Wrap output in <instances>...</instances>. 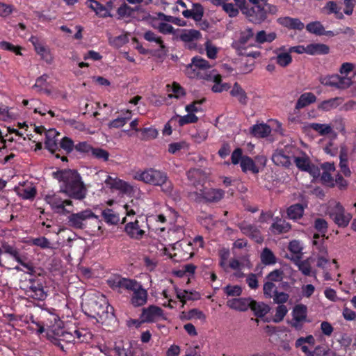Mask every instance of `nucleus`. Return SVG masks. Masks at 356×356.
I'll list each match as a JSON object with an SVG mask.
<instances>
[{
  "mask_svg": "<svg viewBox=\"0 0 356 356\" xmlns=\"http://www.w3.org/2000/svg\"><path fill=\"white\" fill-rule=\"evenodd\" d=\"M330 47L322 43H312L307 44V54L309 55H325L329 54Z\"/></svg>",
  "mask_w": 356,
  "mask_h": 356,
  "instance_id": "obj_34",
  "label": "nucleus"
},
{
  "mask_svg": "<svg viewBox=\"0 0 356 356\" xmlns=\"http://www.w3.org/2000/svg\"><path fill=\"white\" fill-rule=\"evenodd\" d=\"M261 261L264 265H273L276 263V257L271 250L265 248L261 253Z\"/></svg>",
  "mask_w": 356,
  "mask_h": 356,
  "instance_id": "obj_49",
  "label": "nucleus"
},
{
  "mask_svg": "<svg viewBox=\"0 0 356 356\" xmlns=\"http://www.w3.org/2000/svg\"><path fill=\"white\" fill-rule=\"evenodd\" d=\"M342 102L341 97L331 98L321 102L318 108L323 111H329L337 108Z\"/></svg>",
  "mask_w": 356,
  "mask_h": 356,
  "instance_id": "obj_38",
  "label": "nucleus"
},
{
  "mask_svg": "<svg viewBox=\"0 0 356 356\" xmlns=\"http://www.w3.org/2000/svg\"><path fill=\"white\" fill-rule=\"evenodd\" d=\"M309 128L318 133L321 136L330 134L332 131V127L326 124L311 123Z\"/></svg>",
  "mask_w": 356,
  "mask_h": 356,
  "instance_id": "obj_51",
  "label": "nucleus"
},
{
  "mask_svg": "<svg viewBox=\"0 0 356 356\" xmlns=\"http://www.w3.org/2000/svg\"><path fill=\"white\" fill-rule=\"evenodd\" d=\"M242 12L248 20L255 24H259L267 18V11L261 4L242 8Z\"/></svg>",
  "mask_w": 356,
  "mask_h": 356,
  "instance_id": "obj_9",
  "label": "nucleus"
},
{
  "mask_svg": "<svg viewBox=\"0 0 356 356\" xmlns=\"http://www.w3.org/2000/svg\"><path fill=\"white\" fill-rule=\"evenodd\" d=\"M204 79L207 81H211L214 83L211 90L213 92H222L227 91L230 89L231 86L227 83H222V76L218 74L214 70L209 71V73L205 74Z\"/></svg>",
  "mask_w": 356,
  "mask_h": 356,
  "instance_id": "obj_15",
  "label": "nucleus"
},
{
  "mask_svg": "<svg viewBox=\"0 0 356 356\" xmlns=\"http://www.w3.org/2000/svg\"><path fill=\"white\" fill-rule=\"evenodd\" d=\"M230 95L232 97H236L241 104H247L248 99L247 94L237 82L234 83L230 91Z\"/></svg>",
  "mask_w": 356,
  "mask_h": 356,
  "instance_id": "obj_35",
  "label": "nucleus"
},
{
  "mask_svg": "<svg viewBox=\"0 0 356 356\" xmlns=\"http://www.w3.org/2000/svg\"><path fill=\"white\" fill-rule=\"evenodd\" d=\"M321 83L332 88L339 90H345L348 88L352 84V79L350 77L341 76L339 74H331L322 77L320 80Z\"/></svg>",
  "mask_w": 356,
  "mask_h": 356,
  "instance_id": "obj_7",
  "label": "nucleus"
},
{
  "mask_svg": "<svg viewBox=\"0 0 356 356\" xmlns=\"http://www.w3.org/2000/svg\"><path fill=\"white\" fill-rule=\"evenodd\" d=\"M284 272L281 269H275L270 272L266 276V281L274 282H279L283 280Z\"/></svg>",
  "mask_w": 356,
  "mask_h": 356,
  "instance_id": "obj_64",
  "label": "nucleus"
},
{
  "mask_svg": "<svg viewBox=\"0 0 356 356\" xmlns=\"http://www.w3.org/2000/svg\"><path fill=\"white\" fill-rule=\"evenodd\" d=\"M238 227L243 234L248 236L256 243H261L263 242L264 238L261 232L255 225L242 222L238 225Z\"/></svg>",
  "mask_w": 356,
  "mask_h": 356,
  "instance_id": "obj_17",
  "label": "nucleus"
},
{
  "mask_svg": "<svg viewBox=\"0 0 356 356\" xmlns=\"http://www.w3.org/2000/svg\"><path fill=\"white\" fill-rule=\"evenodd\" d=\"M204 8L200 3H193L191 9L182 11V15L187 19H193L195 22H201L204 15Z\"/></svg>",
  "mask_w": 356,
  "mask_h": 356,
  "instance_id": "obj_20",
  "label": "nucleus"
},
{
  "mask_svg": "<svg viewBox=\"0 0 356 356\" xmlns=\"http://www.w3.org/2000/svg\"><path fill=\"white\" fill-rule=\"evenodd\" d=\"M74 334V340L77 339L78 342L83 343L91 339V334L86 329H76L72 330Z\"/></svg>",
  "mask_w": 356,
  "mask_h": 356,
  "instance_id": "obj_54",
  "label": "nucleus"
},
{
  "mask_svg": "<svg viewBox=\"0 0 356 356\" xmlns=\"http://www.w3.org/2000/svg\"><path fill=\"white\" fill-rule=\"evenodd\" d=\"M104 220L108 225H117L120 221L118 214L111 209H106L102 213Z\"/></svg>",
  "mask_w": 356,
  "mask_h": 356,
  "instance_id": "obj_46",
  "label": "nucleus"
},
{
  "mask_svg": "<svg viewBox=\"0 0 356 356\" xmlns=\"http://www.w3.org/2000/svg\"><path fill=\"white\" fill-rule=\"evenodd\" d=\"M163 314V309L156 305H149L142 309L140 318L141 323H153L158 321Z\"/></svg>",
  "mask_w": 356,
  "mask_h": 356,
  "instance_id": "obj_14",
  "label": "nucleus"
},
{
  "mask_svg": "<svg viewBox=\"0 0 356 356\" xmlns=\"http://www.w3.org/2000/svg\"><path fill=\"white\" fill-rule=\"evenodd\" d=\"M240 165L243 172L251 171L254 174H257L259 171L253 159L248 156H243Z\"/></svg>",
  "mask_w": 356,
  "mask_h": 356,
  "instance_id": "obj_39",
  "label": "nucleus"
},
{
  "mask_svg": "<svg viewBox=\"0 0 356 356\" xmlns=\"http://www.w3.org/2000/svg\"><path fill=\"white\" fill-rule=\"evenodd\" d=\"M124 232L131 239L137 241L141 240L145 235V231L143 229V226L140 225L139 220L137 219L126 223Z\"/></svg>",
  "mask_w": 356,
  "mask_h": 356,
  "instance_id": "obj_16",
  "label": "nucleus"
},
{
  "mask_svg": "<svg viewBox=\"0 0 356 356\" xmlns=\"http://www.w3.org/2000/svg\"><path fill=\"white\" fill-rule=\"evenodd\" d=\"M339 158H340L339 166H340L341 172L344 175V176L350 177L351 175V172L348 165L347 154L346 152H343V151H341Z\"/></svg>",
  "mask_w": 356,
  "mask_h": 356,
  "instance_id": "obj_56",
  "label": "nucleus"
},
{
  "mask_svg": "<svg viewBox=\"0 0 356 356\" xmlns=\"http://www.w3.org/2000/svg\"><path fill=\"white\" fill-rule=\"evenodd\" d=\"M306 30L311 33L315 34L316 35H323L324 33V26L323 24L318 22H312L307 24Z\"/></svg>",
  "mask_w": 356,
  "mask_h": 356,
  "instance_id": "obj_50",
  "label": "nucleus"
},
{
  "mask_svg": "<svg viewBox=\"0 0 356 356\" xmlns=\"http://www.w3.org/2000/svg\"><path fill=\"white\" fill-rule=\"evenodd\" d=\"M271 159L273 163L278 166L289 168L291 164L290 156L286 154L282 149H276L273 154Z\"/></svg>",
  "mask_w": 356,
  "mask_h": 356,
  "instance_id": "obj_25",
  "label": "nucleus"
},
{
  "mask_svg": "<svg viewBox=\"0 0 356 356\" xmlns=\"http://www.w3.org/2000/svg\"><path fill=\"white\" fill-rule=\"evenodd\" d=\"M134 178L145 184L160 186L162 191L167 194H170L172 191V184L164 172L149 168L143 172H136Z\"/></svg>",
  "mask_w": 356,
  "mask_h": 356,
  "instance_id": "obj_3",
  "label": "nucleus"
},
{
  "mask_svg": "<svg viewBox=\"0 0 356 356\" xmlns=\"http://www.w3.org/2000/svg\"><path fill=\"white\" fill-rule=\"evenodd\" d=\"M89 7L93 10L99 17L106 18L113 17L111 13L107 10L106 6L96 0L94 1L92 3H90Z\"/></svg>",
  "mask_w": 356,
  "mask_h": 356,
  "instance_id": "obj_44",
  "label": "nucleus"
},
{
  "mask_svg": "<svg viewBox=\"0 0 356 356\" xmlns=\"http://www.w3.org/2000/svg\"><path fill=\"white\" fill-rule=\"evenodd\" d=\"M179 38L185 43H188V47L191 49L196 47V44L194 42L200 39L202 34L195 29H184L180 33Z\"/></svg>",
  "mask_w": 356,
  "mask_h": 356,
  "instance_id": "obj_18",
  "label": "nucleus"
},
{
  "mask_svg": "<svg viewBox=\"0 0 356 356\" xmlns=\"http://www.w3.org/2000/svg\"><path fill=\"white\" fill-rule=\"evenodd\" d=\"M327 15L335 14L337 19H342L343 15L341 12V8L339 7L335 1H329L323 8Z\"/></svg>",
  "mask_w": 356,
  "mask_h": 356,
  "instance_id": "obj_47",
  "label": "nucleus"
},
{
  "mask_svg": "<svg viewBox=\"0 0 356 356\" xmlns=\"http://www.w3.org/2000/svg\"><path fill=\"white\" fill-rule=\"evenodd\" d=\"M294 162L298 169L302 171L315 174L318 170L312 164L309 159L305 157H295Z\"/></svg>",
  "mask_w": 356,
  "mask_h": 356,
  "instance_id": "obj_31",
  "label": "nucleus"
},
{
  "mask_svg": "<svg viewBox=\"0 0 356 356\" xmlns=\"http://www.w3.org/2000/svg\"><path fill=\"white\" fill-rule=\"evenodd\" d=\"M288 249L291 253L296 255L298 259L301 258L302 248L299 241H291L289 244Z\"/></svg>",
  "mask_w": 356,
  "mask_h": 356,
  "instance_id": "obj_62",
  "label": "nucleus"
},
{
  "mask_svg": "<svg viewBox=\"0 0 356 356\" xmlns=\"http://www.w3.org/2000/svg\"><path fill=\"white\" fill-rule=\"evenodd\" d=\"M0 250L1 255L2 254H8L26 270H32V263L26 262V257L24 255H22L19 252V249L15 245H10L7 242L3 241L1 242Z\"/></svg>",
  "mask_w": 356,
  "mask_h": 356,
  "instance_id": "obj_5",
  "label": "nucleus"
},
{
  "mask_svg": "<svg viewBox=\"0 0 356 356\" xmlns=\"http://www.w3.org/2000/svg\"><path fill=\"white\" fill-rule=\"evenodd\" d=\"M140 133L141 139L143 140L154 139L158 136L157 130L152 127L142 128L140 129Z\"/></svg>",
  "mask_w": 356,
  "mask_h": 356,
  "instance_id": "obj_61",
  "label": "nucleus"
},
{
  "mask_svg": "<svg viewBox=\"0 0 356 356\" xmlns=\"http://www.w3.org/2000/svg\"><path fill=\"white\" fill-rule=\"evenodd\" d=\"M329 215L333 221L341 227H346L349 224L352 215L346 213L343 206L339 203H337L333 209L329 211Z\"/></svg>",
  "mask_w": 356,
  "mask_h": 356,
  "instance_id": "obj_11",
  "label": "nucleus"
},
{
  "mask_svg": "<svg viewBox=\"0 0 356 356\" xmlns=\"http://www.w3.org/2000/svg\"><path fill=\"white\" fill-rule=\"evenodd\" d=\"M191 63L200 71H203V72H207V70L211 68L209 62L199 56L193 57L191 60Z\"/></svg>",
  "mask_w": 356,
  "mask_h": 356,
  "instance_id": "obj_53",
  "label": "nucleus"
},
{
  "mask_svg": "<svg viewBox=\"0 0 356 356\" xmlns=\"http://www.w3.org/2000/svg\"><path fill=\"white\" fill-rule=\"evenodd\" d=\"M132 118V111L129 109L122 110L120 115L108 123L109 128L119 129L125 125Z\"/></svg>",
  "mask_w": 356,
  "mask_h": 356,
  "instance_id": "obj_22",
  "label": "nucleus"
},
{
  "mask_svg": "<svg viewBox=\"0 0 356 356\" xmlns=\"http://www.w3.org/2000/svg\"><path fill=\"white\" fill-rule=\"evenodd\" d=\"M44 317L46 320L42 322L44 326L50 328L54 332H56L57 328L61 327L63 321L60 319V317L54 313L45 312L43 314Z\"/></svg>",
  "mask_w": 356,
  "mask_h": 356,
  "instance_id": "obj_23",
  "label": "nucleus"
},
{
  "mask_svg": "<svg viewBox=\"0 0 356 356\" xmlns=\"http://www.w3.org/2000/svg\"><path fill=\"white\" fill-rule=\"evenodd\" d=\"M278 23L284 27L293 30L302 31L305 28V24L298 18L291 17H280L277 19Z\"/></svg>",
  "mask_w": 356,
  "mask_h": 356,
  "instance_id": "obj_24",
  "label": "nucleus"
},
{
  "mask_svg": "<svg viewBox=\"0 0 356 356\" xmlns=\"http://www.w3.org/2000/svg\"><path fill=\"white\" fill-rule=\"evenodd\" d=\"M90 311L86 312L85 314L88 316L93 318H103L107 317V314L109 312V309L113 310V308L110 306L106 302L105 297H104L103 303H101L97 300H91L89 303Z\"/></svg>",
  "mask_w": 356,
  "mask_h": 356,
  "instance_id": "obj_10",
  "label": "nucleus"
},
{
  "mask_svg": "<svg viewBox=\"0 0 356 356\" xmlns=\"http://www.w3.org/2000/svg\"><path fill=\"white\" fill-rule=\"evenodd\" d=\"M91 156L97 160L107 162L109 160L110 154L107 150L101 147H94Z\"/></svg>",
  "mask_w": 356,
  "mask_h": 356,
  "instance_id": "obj_55",
  "label": "nucleus"
},
{
  "mask_svg": "<svg viewBox=\"0 0 356 356\" xmlns=\"http://www.w3.org/2000/svg\"><path fill=\"white\" fill-rule=\"evenodd\" d=\"M178 120V124L179 127H183L188 124L196 123L198 121V118L194 113H188V114L181 116L176 114L175 116L171 118L170 122H172Z\"/></svg>",
  "mask_w": 356,
  "mask_h": 356,
  "instance_id": "obj_36",
  "label": "nucleus"
},
{
  "mask_svg": "<svg viewBox=\"0 0 356 356\" xmlns=\"http://www.w3.org/2000/svg\"><path fill=\"white\" fill-rule=\"evenodd\" d=\"M130 291H132L130 302L134 307H141L147 303V291L140 282H137L134 289H131Z\"/></svg>",
  "mask_w": 356,
  "mask_h": 356,
  "instance_id": "obj_13",
  "label": "nucleus"
},
{
  "mask_svg": "<svg viewBox=\"0 0 356 356\" xmlns=\"http://www.w3.org/2000/svg\"><path fill=\"white\" fill-rule=\"evenodd\" d=\"M0 48L1 49L6 50V51L13 52L16 55H19V56L22 55V54L21 52V51L22 49V47L18 46V45L15 46V45L13 44L12 43L8 42L7 41L0 42Z\"/></svg>",
  "mask_w": 356,
  "mask_h": 356,
  "instance_id": "obj_63",
  "label": "nucleus"
},
{
  "mask_svg": "<svg viewBox=\"0 0 356 356\" xmlns=\"http://www.w3.org/2000/svg\"><path fill=\"white\" fill-rule=\"evenodd\" d=\"M324 236L321 237L319 234H314L313 245L318 251V255L328 256L327 249L325 245Z\"/></svg>",
  "mask_w": 356,
  "mask_h": 356,
  "instance_id": "obj_40",
  "label": "nucleus"
},
{
  "mask_svg": "<svg viewBox=\"0 0 356 356\" xmlns=\"http://www.w3.org/2000/svg\"><path fill=\"white\" fill-rule=\"evenodd\" d=\"M106 185L111 189L120 191L122 193H129L132 190V187L125 181L118 177L107 176L105 180Z\"/></svg>",
  "mask_w": 356,
  "mask_h": 356,
  "instance_id": "obj_19",
  "label": "nucleus"
},
{
  "mask_svg": "<svg viewBox=\"0 0 356 356\" xmlns=\"http://www.w3.org/2000/svg\"><path fill=\"white\" fill-rule=\"evenodd\" d=\"M306 206L296 203L289 206L286 209L287 218L293 221H297L302 218Z\"/></svg>",
  "mask_w": 356,
  "mask_h": 356,
  "instance_id": "obj_28",
  "label": "nucleus"
},
{
  "mask_svg": "<svg viewBox=\"0 0 356 356\" xmlns=\"http://www.w3.org/2000/svg\"><path fill=\"white\" fill-rule=\"evenodd\" d=\"M107 282L108 285L113 291L122 293L124 291H130L131 289H134V286L136 285L137 281L133 279L122 277L120 275H115L111 277Z\"/></svg>",
  "mask_w": 356,
  "mask_h": 356,
  "instance_id": "obj_6",
  "label": "nucleus"
},
{
  "mask_svg": "<svg viewBox=\"0 0 356 356\" xmlns=\"http://www.w3.org/2000/svg\"><path fill=\"white\" fill-rule=\"evenodd\" d=\"M93 149L94 147L86 141L79 142L74 146L76 152L85 156H91Z\"/></svg>",
  "mask_w": 356,
  "mask_h": 356,
  "instance_id": "obj_52",
  "label": "nucleus"
},
{
  "mask_svg": "<svg viewBox=\"0 0 356 356\" xmlns=\"http://www.w3.org/2000/svg\"><path fill=\"white\" fill-rule=\"evenodd\" d=\"M316 101V97L310 92H305L302 94L298 98L295 108L296 110H300L309 104L314 103Z\"/></svg>",
  "mask_w": 356,
  "mask_h": 356,
  "instance_id": "obj_33",
  "label": "nucleus"
},
{
  "mask_svg": "<svg viewBox=\"0 0 356 356\" xmlns=\"http://www.w3.org/2000/svg\"><path fill=\"white\" fill-rule=\"evenodd\" d=\"M67 216V225L75 229H85L88 220H97L98 217L90 210L85 209L77 213H70Z\"/></svg>",
  "mask_w": 356,
  "mask_h": 356,
  "instance_id": "obj_4",
  "label": "nucleus"
},
{
  "mask_svg": "<svg viewBox=\"0 0 356 356\" xmlns=\"http://www.w3.org/2000/svg\"><path fill=\"white\" fill-rule=\"evenodd\" d=\"M32 270H28L29 275L24 280L22 281L20 288L24 291L25 294L35 300L43 301L47 297L46 279L43 275L36 274L35 267L32 264Z\"/></svg>",
  "mask_w": 356,
  "mask_h": 356,
  "instance_id": "obj_2",
  "label": "nucleus"
},
{
  "mask_svg": "<svg viewBox=\"0 0 356 356\" xmlns=\"http://www.w3.org/2000/svg\"><path fill=\"white\" fill-rule=\"evenodd\" d=\"M37 193V191L34 186H29L20 189L19 196L24 200H33Z\"/></svg>",
  "mask_w": 356,
  "mask_h": 356,
  "instance_id": "obj_58",
  "label": "nucleus"
},
{
  "mask_svg": "<svg viewBox=\"0 0 356 356\" xmlns=\"http://www.w3.org/2000/svg\"><path fill=\"white\" fill-rule=\"evenodd\" d=\"M251 302V298H232L227 300V305L232 309L245 312L250 309Z\"/></svg>",
  "mask_w": 356,
  "mask_h": 356,
  "instance_id": "obj_21",
  "label": "nucleus"
},
{
  "mask_svg": "<svg viewBox=\"0 0 356 356\" xmlns=\"http://www.w3.org/2000/svg\"><path fill=\"white\" fill-rule=\"evenodd\" d=\"M140 6H137L132 8L127 5L126 3H123L117 9V14L118 19H124L128 17H134L135 13L140 10Z\"/></svg>",
  "mask_w": 356,
  "mask_h": 356,
  "instance_id": "obj_30",
  "label": "nucleus"
},
{
  "mask_svg": "<svg viewBox=\"0 0 356 356\" xmlns=\"http://www.w3.org/2000/svg\"><path fill=\"white\" fill-rule=\"evenodd\" d=\"M177 297L183 302V305H184L186 300H199L200 298V294L195 291H188L184 290L183 291H177ZM182 307H184V305H182Z\"/></svg>",
  "mask_w": 356,
  "mask_h": 356,
  "instance_id": "obj_42",
  "label": "nucleus"
},
{
  "mask_svg": "<svg viewBox=\"0 0 356 356\" xmlns=\"http://www.w3.org/2000/svg\"><path fill=\"white\" fill-rule=\"evenodd\" d=\"M206 73H209V72L202 73V71L196 68L191 63L188 64L185 69V74L191 79L200 78L204 79V76H206Z\"/></svg>",
  "mask_w": 356,
  "mask_h": 356,
  "instance_id": "obj_48",
  "label": "nucleus"
},
{
  "mask_svg": "<svg viewBox=\"0 0 356 356\" xmlns=\"http://www.w3.org/2000/svg\"><path fill=\"white\" fill-rule=\"evenodd\" d=\"M278 305H279L276 307L275 314L273 319V321L276 323L282 321L288 312V309L284 304Z\"/></svg>",
  "mask_w": 356,
  "mask_h": 356,
  "instance_id": "obj_60",
  "label": "nucleus"
},
{
  "mask_svg": "<svg viewBox=\"0 0 356 356\" xmlns=\"http://www.w3.org/2000/svg\"><path fill=\"white\" fill-rule=\"evenodd\" d=\"M269 229L275 235L286 234L291 229V225L286 220L280 223L273 222Z\"/></svg>",
  "mask_w": 356,
  "mask_h": 356,
  "instance_id": "obj_37",
  "label": "nucleus"
},
{
  "mask_svg": "<svg viewBox=\"0 0 356 356\" xmlns=\"http://www.w3.org/2000/svg\"><path fill=\"white\" fill-rule=\"evenodd\" d=\"M307 314V307L302 304L297 305L293 309V319L297 322H302L306 320Z\"/></svg>",
  "mask_w": 356,
  "mask_h": 356,
  "instance_id": "obj_41",
  "label": "nucleus"
},
{
  "mask_svg": "<svg viewBox=\"0 0 356 356\" xmlns=\"http://www.w3.org/2000/svg\"><path fill=\"white\" fill-rule=\"evenodd\" d=\"M143 38L148 42H154L159 45L160 50L165 54L167 52V48L163 43V41L161 37L157 36L152 31H147L144 33Z\"/></svg>",
  "mask_w": 356,
  "mask_h": 356,
  "instance_id": "obj_43",
  "label": "nucleus"
},
{
  "mask_svg": "<svg viewBox=\"0 0 356 356\" xmlns=\"http://www.w3.org/2000/svg\"><path fill=\"white\" fill-rule=\"evenodd\" d=\"M56 131L50 129L46 134V140L44 142L45 148L48 149L55 157L60 159L63 161H67L65 156H61L58 152L60 151L58 146V139L56 138Z\"/></svg>",
  "mask_w": 356,
  "mask_h": 356,
  "instance_id": "obj_12",
  "label": "nucleus"
},
{
  "mask_svg": "<svg viewBox=\"0 0 356 356\" xmlns=\"http://www.w3.org/2000/svg\"><path fill=\"white\" fill-rule=\"evenodd\" d=\"M271 133V128L266 123L256 124L250 127V134L256 138H264Z\"/></svg>",
  "mask_w": 356,
  "mask_h": 356,
  "instance_id": "obj_27",
  "label": "nucleus"
},
{
  "mask_svg": "<svg viewBox=\"0 0 356 356\" xmlns=\"http://www.w3.org/2000/svg\"><path fill=\"white\" fill-rule=\"evenodd\" d=\"M225 195V191L219 188H210L202 193V198L207 202H218Z\"/></svg>",
  "mask_w": 356,
  "mask_h": 356,
  "instance_id": "obj_29",
  "label": "nucleus"
},
{
  "mask_svg": "<svg viewBox=\"0 0 356 356\" xmlns=\"http://www.w3.org/2000/svg\"><path fill=\"white\" fill-rule=\"evenodd\" d=\"M250 309L253 311L254 316L262 318L270 312V307L263 302H257L252 299Z\"/></svg>",
  "mask_w": 356,
  "mask_h": 356,
  "instance_id": "obj_32",
  "label": "nucleus"
},
{
  "mask_svg": "<svg viewBox=\"0 0 356 356\" xmlns=\"http://www.w3.org/2000/svg\"><path fill=\"white\" fill-rule=\"evenodd\" d=\"M277 56L274 58V60L277 65L282 67H286L292 63V56L290 54L289 51L285 52V47L282 46L278 48L276 51Z\"/></svg>",
  "mask_w": 356,
  "mask_h": 356,
  "instance_id": "obj_26",
  "label": "nucleus"
},
{
  "mask_svg": "<svg viewBox=\"0 0 356 356\" xmlns=\"http://www.w3.org/2000/svg\"><path fill=\"white\" fill-rule=\"evenodd\" d=\"M222 290L227 296L231 297H238L241 295L243 291L241 286L230 284L225 286Z\"/></svg>",
  "mask_w": 356,
  "mask_h": 356,
  "instance_id": "obj_59",
  "label": "nucleus"
},
{
  "mask_svg": "<svg viewBox=\"0 0 356 356\" xmlns=\"http://www.w3.org/2000/svg\"><path fill=\"white\" fill-rule=\"evenodd\" d=\"M254 36V31L252 28H246L243 31H241L238 40V42L241 45L246 44L248 41Z\"/></svg>",
  "mask_w": 356,
  "mask_h": 356,
  "instance_id": "obj_57",
  "label": "nucleus"
},
{
  "mask_svg": "<svg viewBox=\"0 0 356 356\" xmlns=\"http://www.w3.org/2000/svg\"><path fill=\"white\" fill-rule=\"evenodd\" d=\"M277 35L274 32L267 33L265 31L262 30L259 31L254 38V41L258 44H264L265 42H271L275 40Z\"/></svg>",
  "mask_w": 356,
  "mask_h": 356,
  "instance_id": "obj_45",
  "label": "nucleus"
},
{
  "mask_svg": "<svg viewBox=\"0 0 356 356\" xmlns=\"http://www.w3.org/2000/svg\"><path fill=\"white\" fill-rule=\"evenodd\" d=\"M263 293L266 298H273L274 303L284 304L289 298V295L279 292L275 283L266 281L263 285Z\"/></svg>",
  "mask_w": 356,
  "mask_h": 356,
  "instance_id": "obj_8",
  "label": "nucleus"
},
{
  "mask_svg": "<svg viewBox=\"0 0 356 356\" xmlns=\"http://www.w3.org/2000/svg\"><path fill=\"white\" fill-rule=\"evenodd\" d=\"M53 175L55 179L63 182V186L59 192L47 195L44 200L56 213L65 216L70 213L65 207L73 205L70 199L83 200L86 197L87 188L75 170H58Z\"/></svg>",
  "mask_w": 356,
  "mask_h": 356,
  "instance_id": "obj_1",
  "label": "nucleus"
}]
</instances>
